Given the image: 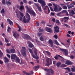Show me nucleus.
I'll return each instance as SVG.
<instances>
[{
  "label": "nucleus",
  "instance_id": "obj_1",
  "mask_svg": "<svg viewBox=\"0 0 75 75\" xmlns=\"http://www.w3.org/2000/svg\"><path fill=\"white\" fill-rule=\"evenodd\" d=\"M25 8H26L27 11H28V13H29L31 15V16H35L36 15V14H35V13L33 11V10H32L30 8H29L27 6H25Z\"/></svg>",
  "mask_w": 75,
  "mask_h": 75
},
{
  "label": "nucleus",
  "instance_id": "obj_2",
  "mask_svg": "<svg viewBox=\"0 0 75 75\" xmlns=\"http://www.w3.org/2000/svg\"><path fill=\"white\" fill-rule=\"evenodd\" d=\"M22 49L21 50V52L22 53L23 57H26L27 54H26V49H25V47H22Z\"/></svg>",
  "mask_w": 75,
  "mask_h": 75
},
{
  "label": "nucleus",
  "instance_id": "obj_3",
  "mask_svg": "<svg viewBox=\"0 0 75 75\" xmlns=\"http://www.w3.org/2000/svg\"><path fill=\"white\" fill-rule=\"evenodd\" d=\"M54 33H58L59 32V27L58 26H55L54 27Z\"/></svg>",
  "mask_w": 75,
  "mask_h": 75
},
{
  "label": "nucleus",
  "instance_id": "obj_4",
  "mask_svg": "<svg viewBox=\"0 0 75 75\" xmlns=\"http://www.w3.org/2000/svg\"><path fill=\"white\" fill-rule=\"evenodd\" d=\"M46 59L47 63L45 65L48 66H50V65H51V64H52V61H51V59H50V63L49 62H50V58L47 57L46 58Z\"/></svg>",
  "mask_w": 75,
  "mask_h": 75
},
{
  "label": "nucleus",
  "instance_id": "obj_5",
  "mask_svg": "<svg viewBox=\"0 0 75 75\" xmlns=\"http://www.w3.org/2000/svg\"><path fill=\"white\" fill-rule=\"evenodd\" d=\"M43 0H38V2L41 4L42 7H43V6H45L46 5L45 2V1H43Z\"/></svg>",
  "mask_w": 75,
  "mask_h": 75
},
{
  "label": "nucleus",
  "instance_id": "obj_6",
  "mask_svg": "<svg viewBox=\"0 0 75 75\" xmlns=\"http://www.w3.org/2000/svg\"><path fill=\"white\" fill-rule=\"evenodd\" d=\"M53 5L54 6V11H58V7H60V6L57 5L55 4H53Z\"/></svg>",
  "mask_w": 75,
  "mask_h": 75
},
{
  "label": "nucleus",
  "instance_id": "obj_7",
  "mask_svg": "<svg viewBox=\"0 0 75 75\" xmlns=\"http://www.w3.org/2000/svg\"><path fill=\"white\" fill-rule=\"evenodd\" d=\"M23 37L24 39H27V40H30L31 39L30 36L27 35H24Z\"/></svg>",
  "mask_w": 75,
  "mask_h": 75
},
{
  "label": "nucleus",
  "instance_id": "obj_8",
  "mask_svg": "<svg viewBox=\"0 0 75 75\" xmlns=\"http://www.w3.org/2000/svg\"><path fill=\"white\" fill-rule=\"evenodd\" d=\"M75 3H71L70 5H68L67 6V7L68 8L70 9L71 8H72V7H74L75 5Z\"/></svg>",
  "mask_w": 75,
  "mask_h": 75
},
{
  "label": "nucleus",
  "instance_id": "obj_9",
  "mask_svg": "<svg viewBox=\"0 0 75 75\" xmlns=\"http://www.w3.org/2000/svg\"><path fill=\"white\" fill-rule=\"evenodd\" d=\"M60 50H61L62 52H64L65 55H68V52L67 50L61 48Z\"/></svg>",
  "mask_w": 75,
  "mask_h": 75
},
{
  "label": "nucleus",
  "instance_id": "obj_10",
  "mask_svg": "<svg viewBox=\"0 0 75 75\" xmlns=\"http://www.w3.org/2000/svg\"><path fill=\"white\" fill-rule=\"evenodd\" d=\"M13 35L15 38H18L19 37V34L16 32L13 33Z\"/></svg>",
  "mask_w": 75,
  "mask_h": 75
},
{
  "label": "nucleus",
  "instance_id": "obj_11",
  "mask_svg": "<svg viewBox=\"0 0 75 75\" xmlns=\"http://www.w3.org/2000/svg\"><path fill=\"white\" fill-rule=\"evenodd\" d=\"M27 44H28V46L30 48H32L34 47V46L33 44L30 41H28L27 42Z\"/></svg>",
  "mask_w": 75,
  "mask_h": 75
},
{
  "label": "nucleus",
  "instance_id": "obj_12",
  "mask_svg": "<svg viewBox=\"0 0 75 75\" xmlns=\"http://www.w3.org/2000/svg\"><path fill=\"white\" fill-rule=\"evenodd\" d=\"M45 30L46 31H47V32H48V33H51L52 32V29H51V28H48V27H46Z\"/></svg>",
  "mask_w": 75,
  "mask_h": 75
},
{
  "label": "nucleus",
  "instance_id": "obj_13",
  "mask_svg": "<svg viewBox=\"0 0 75 75\" xmlns=\"http://www.w3.org/2000/svg\"><path fill=\"white\" fill-rule=\"evenodd\" d=\"M26 18H28V21H30V20H31V18H30V16L29 14L27 13H26Z\"/></svg>",
  "mask_w": 75,
  "mask_h": 75
},
{
  "label": "nucleus",
  "instance_id": "obj_14",
  "mask_svg": "<svg viewBox=\"0 0 75 75\" xmlns=\"http://www.w3.org/2000/svg\"><path fill=\"white\" fill-rule=\"evenodd\" d=\"M7 22H8L10 25H13V22L12 21L10 20V19L9 18H7Z\"/></svg>",
  "mask_w": 75,
  "mask_h": 75
},
{
  "label": "nucleus",
  "instance_id": "obj_15",
  "mask_svg": "<svg viewBox=\"0 0 75 75\" xmlns=\"http://www.w3.org/2000/svg\"><path fill=\"white\" fill-rule=\"evenodd\" d=\"M66 64L68 65H72L73 63L69 60H67L66 62Z\"/></svg>",
  "mask_w": 75,
  "mask_h": 75
},
{
  "label": "nucleus",
  "instance_id": "obj_16",
  "mask_svg": "<svg viewBox=\"0 0 75 75\" xmlns=\"http://www.w3.org/2000/svg\"><path fill=\"white\" fill-rule=\"evenodd\" d=\"M45 39V37L44 35H42L40 38V40L42 41H44Z\"/></svg>",
  "mask_w": 75,
  "mask_h": 75
},
{
  "label": "nucleus",
  "instance_id": "obj_17",
  "mask_svg": "<svg viewBox=\"0 0 75 75\" xmlns=\"http://www.w3.org/2000/svg\"><path fill=\"white\" fill-rule=\"evenodd\" d=\"M49 43L51 45V47H54V44L53 43V42H52V40L51 39H50L49 40Z\"/></svg>",
  "mask_w": 75,
  "mask_h": 75
},
{
  "label": "nucleus",
  "instance_id": "obj_18",
  "mask_svg": "<svg viewBox=\"0 0 75 75\" xmlns=\"http://www.w3.org/2000/svg\"><path fill=\"white\" fill-rule=\"evenodd\" d=\"M17 57V56L16 54H12L11 56V59H15Z\"/></svg>",
  "mask_w": 75,
  "mask_h": 75
},
{
  "label": "nucleus",
  "instance_id": "obj_19",
  "mask_svg": "<svg viewBox=\"0 0 75 75\" xmlns=\"http://www.w3.org/2000/svg\"><path fill=\"white\" fill-rule=\"evenodd\" d=\"M23 19V21L25 23H28L29 22V21H28V19H27L25 18V16H24Z\"/></svg>",
  "mask_w": 75,
  "mask_h": 75
},
{
  "label": "nucleus",
  "instance_id": "obj_20",
  "mask_svg": "<svg viewBox=\"0 0 75 75\" xmlns=\"http://www.w3.org/2000/svg\"><path fill=\"white\" fill-rule=\"evenodd\" d=\"M9 62V59L7 58L6 57H4V62L5 63H8Z\"/></svg>",
  "mask_w": 75,
  "mask_h": 75
},
{
  "label": "nucleus",
  "instance_id": "obj_21",
  "mask_svg": "<svg viewBox=\"0 0 75 75\" xmlns=\"http://www.w3.org/2000/svg\"><path fill=\"white\" fill-rule=\"evenodd\" d=\"M24 9V7L23 5H21L20 8H19V9L21 11H23V10Z\"/></svg>",
  "mask_w": 75,
  "mask_h": 75
},
{
  "label": "nucleus",
  "instance_id": "obj_22",
  "mask_svg": "<svg viewBox=\"0 0 75 75\" xmlns=\"http://www.w3.org/2000/svg\"><path fill=\"white\" fill-rule=\"evenodd\" d=\"M66 11L64 10L62 12H59V13H58L57 14V16H59V17L60 16V14H61V13H65L66 12Z\"/></svg>",
  "mask_w": 75,
  "mask_h": 75
},
{
  "label": "nucleus",
  "instance_id": "obj_23",
  "mask_svg": "<svg viewBox=\"0 0 75 75\" xmlns=\"http://www.w3.org/2000/svg\"><path fill=\"white\" fill-rule=\"evenodd\" d=\"M32 55L33 57L34 58H35V59H39V57H38V56H37V57H36L35 56V54H33V53L32 54Z\"/></svg>",
  "mask_w": 75,
  "mask_h": 75
},
{
  "label": "nucleus",
  "instance_id": "obj_24",
  "mask_svg": "<svg viewBox=\"0 0 75 75\" xmlns=\"http://www.w3.org/2000/svg\"><path fill=\"white\" fill-rule=\"evenodd\" d=\"M61 63L60 62H57L56 64V65H57V68L59 67H60V66L61 65Z\"/></svg>",
  "mask_w": 75,
  "mask_h": 75
},
{
  "label": "nucleus",
  "instance_id": "obj_25",
  "mask_svg": "<svg viewBox=\"0 0 75 75\" xmlns=\"http://www.w3.org/2000/svg\"><path fill=\"white\" fill-rule=\"evenodd\" d=\"M10 51L11 53H13V54L15 53L16 52V50H15V49H12L10 50Z\"/></svg>",
  "mask_w": 75,
  "mask_h": 75
},
{
  "label": "nucleus",
  "instance_id": "obj_26",
  "mask_svg": "<svg viewBox=\"0 0 75 75\" xmlns=\"http://www.w3.org/2000/svg\"><path fill=\"white\" fill-rule=\"evenodd\" d=\"M16 62H17L18 63H20V60L18 57H17L16 58Z\"/></svg>",
  "mask_w": 75,
  "mask_h": 75
},
{
  "label": "nucleus",
  "instance_id": "obj_27",
  "mask_svg": "<svg viewBox=\"0 0 75 75\" xmlns=\"http://www.w3.org/2000/svg\"><path fill=\"white\" fill-rule=\"evenodd\" d=\"M39 32L42 33L44 31V29L42 28V29H41V27H40L38 29Z\"/></svg>",
  "mask_w": 75,
  "mask_h": 75
},
{
  "label": "nucleus",
  "instance_id": "obj_28",
  "mask_svg": "<svg viewBox=\"0 0 75 75\" xmlns=\"http://www.w3.org/2000/svg\"><path fill=\"white\" fill-rule=\"evenodd\" d=\"M34 53L36 56H37L38 52L37 49H35L34 51Z\"/></svg>",
  "mask_w": 75,
  "mask_h": 75
},
{
  "label": "nucleus",
  "instance_id": "obj_29",
  "mask_svg": "<svg viewBox=\"0 0 75 75\" xmlns=\"http://www.w3.org/2000/svg\"><path fill=\"white\" fill-rule=\"evenodd\" d=\"M37 8L38 11H40V12H42V10L41 9V7L39 6L38 8Z\"/></svg>",
  "mask_w": 75,
  "mask_h": 75
},
{
  "label": "nucleus",
  "instance_id": "obj_30",
  "mask_svg": "<svg viewBox=\"0 0 75 75\" xmlns=\"http://www.w3.org/2000/svg\"><path fill=\"white\" fill-rule=\"evenodd\" d=\"M28 51L31 54H33V51L30 48H28Z\"/></svg>",
  "mask_w": 75,
  "mask_h": 75
},
{
  "label": "nucleus",
  "instance_id": "obj_31",
  "mask_svg": "<svg viewBox=\"0 0 75 75\" xmlns=\"http://www.w3.org/2000/svg\"><path fill=\"white\" fill-rule=\"evenodd\" d=\"M42 8L43 9H44V10L46 11V10H47V8H48V6H45L44 8L43 7H42Z\"/></svg>",
  "mask_w": 75,
  "mask_h": 75
},
{
  "label": "nucleus",
  "instance_id": "obj_32",
  "mask_svg": "<svg viewBox=\"0 0 75 75\" xmlns=\"http://www.w3.org/2000/svg\"><path fill=\"white\" fill-rule=\"evenodd\" d=\"M71 72H75V67H73L72 68H71Z\"/></svg>",
  "mask_w": 75,
  "mask_h": 75
},
{
  "label": "nucleus",
  "instance_id": "obj_33",
  "mask_svg": "<svg viewBox=\"0 0 75 75\" xmlns=\"http://www.w3.org/2000/svg\"><path fill=\"white\" fill-rule=\"evenodd\" d=\"M54 42L55 43L57 44V45H59V43L58 42L57 40H54Z\"/></svg>",
  "mask_w": 75,
  "mask_h": 75
},
{
  "label": "nucleus",
  "instance_id": "obj_34",
  "mask_svg": "<svg viewBox=\"0 0 75 75\" xmlns=\"http://www.w3.org/2000/svg\"><path fill=\"white\" fill-rule=\"evenodd\" d=\"M45 71H46L47 72H50V71L51 70V69H44Z\"/></svg>",
  "mask_w": 75,
  "mask_h": 75
},
{
  "label": "nucleus",
  "instance_id": "obj_35",
  "mask_svg": "<svg viewBox=\"0 0 75 75\" xmlns=\"http://www.w3.org/2000/svg\"><path fill=\"white\" fill-rule=\"evenodd\" d=\"M69 14H75V13L74 11L73 10H72L71 11L69 12Z\"/></svg>",
  "mask_w": 75,
  "mask_h": 75
},
{
  "label": "nucleus",
  "instance_id": "obj_36",
  "mask_svg": "<svg viewBox=\"0 0 75 75\" xmlns=\"http://www.w3.org/2000/svg\"><path fill=\"white\" fill-rule=\"evenodd\" d=\"M38 68H40V66H35L33 67V69H36Z\"/></svg>",
  "mask_w": 75,
  "mask_h": 75
},
{
  "label": "nucleus",
  "instance_id": "obj_37",
  "mask_svg": "<svg viewBox=\"0 0 75 75\" xmlns=\"http://www.w3.org/2000/svg\"><path fill=\"white\" fill-rule=\"evenodd\" d=\"M50 72H51L52 75L54 74V71L53 70H52V69H50Z\"/></svg>",
  "mask_w": 75,
  "mask_h": 75
},
{
  "label": "nucleus",
  "instance_id": "obj_38",
  "mask_svg": "<svg viewBox=\"0 0 75 75\" xmlns=\"http://www.w3.org/2000/svg\"><path fill=\"white\" fill-rule=\"evenodd\" d=\"M4 12H5L4 11V8H2L1 11V13H4Z\"/></svg>",
  "mask_w": 75,
  "mask_h": 75
},
{
  "label": "nucleus",
  "instance_id": "obj_39",
  "mask_svg": "<svg viewBox=\"0 0 75 75\" xmlns=\"http://www.w3.org/2000/svg\"><path fill=\"white\" fill-rule=\"evenodd\" d=\"M6 51L7 52V53L10 54V50L8 49H6Z\"/></svg>",
  "mask_w": 75,
  "mask_h": 75
},
{
  "label": "nucleus",
  "instance_id": "obj_40",
  "mask_svg": "<svg viewBox=\"0 0 75 75\" xmlns=\"http://www.w3.org/2000/svg\"><path fill=\"white\" fill-rule=\"evenodd\" d=\"M64 20H69V17H65L63 18Z\"/></svg>",
  "mask_w": 75,
  "mask_h": 75
},
{
  "label": "nucleus",
  "instance_id": "obj_41",
  "mask_svg": "<svg viewBox=\"0 0 75 75\" xmlns=\"http://www.w3.org/2000/svg\"><path fill=\"white\" fill-rule=\"evenodd\" d=\"M3 55V52L1 51V50H0V57H1Z\"/></svg>",
  "mask_w": 75,
  "mask_h": 75
},
{
  "label": "nucleus",
  "instance_id": "obj_42",
  "mask_svg": "<svg viewBox=\"0 0 75 75\" xmlns=\"http://www.w3.org/2000/svg\"><path fill=\"white\" fill-rule=\"evenodd\" d=\"M19 13L21 17H24V14L23 13H22L21 12H19Z\"/></svg>",
  "mask_w": 75,
  "mask_h": 75
},
{
  "label": "nucleus",
  "instance_id": "obj_43",
  "mask_svg": "<svg viewBox=\"0 0 75 75\" xmlns=\"http://www.w3.org/2000/svg\"><path fill=\"white\" fill-rule=\"evenodd\" d=\"M38 35L39 36V37H40V36H41V35H42V33H38Z\"/></svg>",
  "mask_w": 75,
  "mask_h": 75
},
{
  "label": "nucleus",
  "instance_id": "obj_44",
  "mask_svg": "<svg viewBox=\"0 0 75 75\" xmlns=\"http://www.w3.org/2000/svg\"><path fill=\"white\" fill-rule=\"evenodd\" d=\"M64 69H66L67 70H68L69 72H70V71H71V70L70 69L69 67H67Z\"/></svg>",
  "mask_w": 75,
  "mask_h": 75
},
{
  "label": "nucleus",
  "instance_id": "obj_45",
  "mask_svg": "<svg viewBox=\"0 0 75 75\" xmlns=\"http://www.w3.org/2000/svg\"><path fill=\"white\" fill-rule=\"evenodd\" d=\"M2 3L3 4H6V1L5 0H2Z\"/></svg>",
  "mask_w": 75,
  "mask_h": 75
},
{
  "label": "nucleus",
  "instance_id": "obj_46",
  "mask_svg": "<svg viewBox=\"0 0 75 75\" xmlns=\"http://www.w3.org/2000/svg\"><path fill=\"white\" fill-rule=\"evenodd\" d=\"M45 52L48 55H51V53L50 52L47 51H45Z\"/></svg>",
  "mask_w": 75,
  "mask_h": 75
},
{
  "label": "nucleus",
  "instance_id": "obj_47",
  "mask_svg": "<svg viewBox=\"0 0 75 75\" xmlns=\"http://www.w3.org/2000/svg\"><path fill=\"white\" fill-rule=\"evenodd\" d=\"M6 4L7 5H8V4H9V5H10L11 4V2H10L9 1H8L7 2H6Z\"/></svg>",
  "mask_w": 75,
  "mask_h": 75
},
{
  "label": "nucleus",
  "instance_id": "obj_48",
  "mask_svg": "<svg viewBox=\"0 0 75 75\" xmlns=\"http://www.w3.org/2000/svg\"><path fill=\"white\" fill-rule=\"evenodd\" d=\"M18 27L19 28L18 30V31H21V28L20 27V26H19V25H18Z\"/></svg>",
  "mask_w": 75,
  "mask_h": 75
},
{
  "label": "nucleus",
  "instance_id": "obj_49",
  "mask_svg": "<svg viewBox=\"0 0 75 75\" xmlns=\"http://www.w3.org/2000/svg\"><path fill=\"white\" fill-rule=\"evenodd\" d=\"M70 58L71 59H74V55H71L70 56Z\"/></svg>",
  "mask_w": 75,
  "mask_h": 75
},
{
  "label": "nucleus",
  "instance_id": "obj_50",
  "mask_svg": "<svg viewBox=\"0 0 75 75\" xmlns=\"http://www.w3.org/2000/svg\"><path fill=\"white\" fill-rule=\"evenodd\" d=\"M63 8L64 10H67V7L65 5H64L63 6Z\"/></svg>",
  "mask_w": 75,
  "mask_h": 75
},
{
  "label": "nucleus",
  "instance_id": "obj_51",
  "mask_svg": "<svg viewBox=\"0 0 75 75\" xmlns=\"http://www.w3.org/2000/svg\"><path fill=\"white\" fill-rule=\"evenodd\" d=\"M61 67H66V65L64 64H62L61 66Z\"/></svg>",
  "mask_w": 75,
  "mask_h": 75
},
{
  "label": "nucleus",
  "instance_id": "obj_52",
  "mask_svg": "<svg viewBox=\"0 0 75 75\" xmlns=\"http://www.w3.org/2000/svg\"><path fill=\"white\" fill-rule=\"evenodd\" d=\"M54 37L55 39H57V38H58V36L56 35H54Z\"/></svg>",
  "mask_w": 75,
  "mask_h": 75
},
{
  "label": "nucleus",
  "instance_id": "obj_53",
  "mask_svg": "<svg viewBox=\"0 0 75 75\" xmlns=\"http://www.w3.org/2000/svg\"><path fill=\"white\" fill-rule=\"evenodd\" d=\"M17 51L18 52V55H19L20 56V57H21V54H20V52H19V51H18V50H17Z\"/></svg>",
  "mask_w": 75,
  "mask_h": 75
},
{
  "label": "nucleus",
  "instance_id": "obj_54",
  "mask_svg": "<svg viewBox=\"0 0 75 75\" xmlns=\"http://www.w3.org/2000/svg\"><path fill=\"white\" fill-rule=\"evenodd\" d=\"M47 5L48 6H49V7H50L51 6H52V4H51V3H49Z\"/></svg>",
  "mask_w": 75,
  "mask_h": 75
},
{
  "label": "nucleus",
  "instance_id": "obj_55",
  "mask_svg": "<svg viewBox=\"0 0 75 75\" xmlns=\"http://www.w3.org/2000/svg\"><path fill=\"white\" fill-rule=\"evenodd\" d=\"M24 63V62L21 59V63H20V64H23Z\"/></svg>",
  "mask_w": 75,
  "mask_h": 75
},
{
  "label": "nucleus",
  "instance_id": "obj_56",
  "mask_svg": "<svg viewBox=\"0 0 75 75\" xmlns=\"http://www.w3.org/2000/svg\"><path fill=\"white\" fill-rule=\"evenodd\" d=\"M5 42H6V43L8 42V40H7L6 38H5Z\"/></svg>",
  "mask_w": 75,
  "mask_h": 75
},
{
  "label": "nucleus",
  "instance_id": "obj_57",
  "mask_svg": "<svg viewBox=\"0 0 75 75\" xmlns=\"http://www.w3.org/2000/svg\"><path fill=\"white\" fill-rule=\"evenodd\" d=\"M35 5L37 7V8L39 7V6H38V4H35Z\"/></svg>",
  "mask_w": 75,
  "mask_h": 75
},
{
  "label": "nucleus",
  "instance_id": "obj_58",
  "mask_svg": "<svg viewBox=\"0 0 75 75\" xmlns=\"http://www.w3.org/2000/svg\"><path fill=\"white\" fill-rule=\"evenodd\" d=\"M56 23H58V24H59V21L58 20H57L56 21Z\"/></svg>",
  "mask_w": 75,
  "mask_h": 75
},
{
  "label": "nucleus",
  "instance_id": "obj_59",
  "mask_svg": "<svg viewBox=\"0 0 75 75\" xmlns=\"http://www.w3.org/2000/svg\"><path fill=\"white\" fill-rule=\"evenodd\" d=\"M0 45L3 46V43H2V42L1 40H0Z\"/></svg>",
  "mask_w": 75,
  "mask_h": 75
},
{
  "label": "nucleus",
  "instance_id": "obj_60",
  "mask_svg": "<svg viewBox=\"0 0 75 75\" xmlns=\"http://www.w3.org/2000/svg\"><path fill=\"white\" fill-rule=\"evenodd\" d=\"M50 9L51 11H54V10H53V9L52 8V7H50Z\"/></svg>",
  "mask_w": 75,
  "mask_h": 75
},
{
  "label": "nucleus",
  "instance_id": "obj_61",
  "mask_svg": "<svg viewBox=\"0 0 75 75\" xmlns=\"http://www.w3.org/2000/svg\"><path fill=\"white\" fill-rule=\"evenodd\" d=\"M23 1L24 3H27V1L26 0H23Z\"/></svg>",
  "mask_w": 75,
  "mask_h": 75
},
{
  "label": "nucleus",
  "instance_id": "obj_62",
  "mask_svg": "<svg viewBox=\"0 0 75 75\" xmlns=\"http://www.w3.org/2000/svg\"><path fill=\"white\" fill-rule=\"evenodd\" d=\"M7 56L9 58H10V55L8 54H7Z\"/></svg>",
  "mask_w": 75,
  "mask_h": 75
},
{
  "label": "nucleus",
  "instance_id": "obj_63",
  "mask_svg": "<svg viewBox=\"0 0 75 75\" xmlns=\"http://www.w3.org/2000/svg\"><path fill=\"white\" fill-rule=\"evenodd\" d=\"M39 23L38 22H37L36 23V26L37 27H38L39 26Z\"/></svg>",
  "mask_w": 75,
  "mask_h": 75
},
{
  "label": "nucleus",
  "instance_id": "obj_64",
  "mask_svg": "<svg viewBox=\"0 0 75 75\" xmlns=\"http://www.w3.org/2000/svg\"><path fill=\"white\" fill-rule=\"evenodd\" d=\"M70 75H75V74H72V73H70L69 74Z\"/></svg>",
  "mask_w": 75,
  "mask_h": 75
}]
</instances>
